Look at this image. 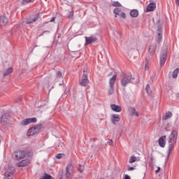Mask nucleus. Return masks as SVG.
<instances>
[{
    "instance_id": "obj_1",
    "label": "nucleus",
    "mask_w": 179,
    "mask_h": 179,
    "mask_svg": "<svg viewBox=\"0 0 179 179\" xmlns=\"http://www.w3.org/2000/svg\"><path fill=\"white\" fill-rule=\"evenodd\" d=\"M178 138V131L173 129L171 132V134L169 136L168 143H169V149H168V153L169 156L171 154V152H173V148H174V145H176V143L177 142V138Z\"/></svg>"
},
{
    "instance_id": "obj_2",
    "label": "nucleus",
    "mask_w": 179,
    "mask_h": 179,
    "mask_svg": "<svg viewBox=\"0 0 179 179\" xmlns=\"http://www.w3.org/2000/svg\"><path fill=\"white\" fill-rule=\"evenodd\" d=\"M26 155H27V153L24 150H17L14 152V157L15 160H22V159H24Z\"/></svg>"
},
{
    "instance_id": "obj_3",
    "label": "nucleus",
    "mask_w": 179,
    "mask_h": 179,
    "mask_svg": "<svg viewBox=\"0 0 179 179\" xmlns=\"http://www.w3.org/2000/svg\"><path fill=\"white\" fill-rule=\"evenodd\" d=\"M41 128V126L40 125H36L34 127L30 128L27 132V136H33V135H36V134L40 131Z\"/></svg>"
},
{
    "instance_id": "obj_4",
    "label": "nucleus",
    "mask_w": 179,
    "mask_h": 179,
    "mask_svg": "<svg viewBox=\"0 0 179 179\" xmlns=\"http://www.w3.org/2000/svg\"><path fill=\"white\" fill-rule=\"evenodd\" d=\"M13 174H15V169L8 168L4 174V179H13Z\"/></svg>"
},
{
    "instance_id": "obj_5",
    "label": "nucleus",
    "mask_w": 179,
    "mask_h": 179,
    "mask_svg": "<svg viewBox=\"0 0 179 179\" xmlns=\"http://www.w3.org/2000/svg\"><path fill=\"white\" fill-rule=\"evenodd\" d=\"M66 176L67 178H71L73 176V165L69 164L66 168Z\"/></svg>"
},
{
    "instance_id": "obj_6",
    "label": "nucleus",
    "mask_w": 179,
    "mask_h": 179,
    "mask_svg": "<svg viewBox=\"0 0 179 179\" xmlns=\"http://www.w3.org/2000/svg\"><path fill=\"white\" fill-rule=\"evenodd\" d=\"M1 122L3 125L9 124V122H10V115H9V113L3 114L1 117Z\"/></svg>"
},
{
    "instance_id": "obj_7",
    "label": "nucleus",
    "mask_w": 179,
    "mask_h": 179,
    "mask_svg": "<svg viewBox=\"0 0 179 179\" xmlns=\"http://www.w3.org/2000/svg\"><path fill=\"white\" fill-rule=\"evenodd\" d=\"M33 122H37V119L36 117L24 119L21 121L20 125L25 127L26 125H29V124H31Z\"/></svg>"
},
{
    "instance_id": "obj_8",
    "label": "nucleus",
    "mask_w": 179,
    "mask_h": 179,
    "mask_svg": "<svg viewBox=\"0 0 179 179\" xmlns=\"http://www.w3.org/2000/svg\"><path fill=\"white\" fill-rule=\"evenodd\" d=\"M131 80L132 78L129 76H124L121 80V85L123 87H125L128 85V83H131Z\"/></svg>"
},
{
    "instance_id": "obj_9",
    "label": "nucleus",
    "mask_w": 179,
    "mask_h": 179,
    "mask_svg": "<svg viewBox=\"0 0 179 179\" xmlns=\"http://www.w3.org/2000/svg\"><path fill=\"white\" fill-rule=\"evenodd\" d=\"M9 23V18L4 15H0V26H6Z\"/></svg>"
},
{
    "instance_id": "obj_10",
    "label": "nucleus",
    "mask_w": 179,
    "mask_h": 179,
    "mask_svg": "<svg viewBox=\"0 0 179 179\" xmlns=\"http://www.w3.org/2000/svg\"><path fill=\"white\" fill-rule=\"evenodd\" d=\"M85 45H89V44H92V43H96L97 41V38L94 36H85Z\"/></svg>"
},
{
    "instance_id": "obj_11",
    "label": "nucleus",
    "mask_w": 179,
    "mask_h": 179,
    "mask_svg": "<svg viewBox=\"0 0 179 179\" xmlns=\"http://www.w3.org/2000/svg\"><path fill=\"white\" fill-rule=\"evenodd\" d=\"M80 86L83 87H86L87 86V85H89V78H87V76H86V74H83V77L80 80Z\"/></svg>"
},
{
    "instance_id": "obj_12",
    "label": "nucleus",
    "mask_w": 179,
    "mask_h": 179,
    "mask_svg": "<svg viewBox=\"0 0 179 179\" xmlns=\"http://www.w3.org/2000/svg\"><path fill=\"white\" fill-rule=\"evenodd\" d=\"M166 59H167V52L164 51L160 57L161 66H163L166 64Z\"/></svg>"
},
{
    "instance_id": "obj_13",
    "label": "nucleus",
    "mask_w": 179,
    "mask_h": 179,
    "mask_svg": "<svg viewBox=\"0 0 179 179\" xmlns=\"http://www.w3.org/2000/svg\"><path fill=\"white\" fill-rule=\"evenodd\" d=\"M166 136H162L158 140L159 145L161 148H164L166 146Z\"/></svg>"
},
{
    "instance_id": "obj_14",
    "label": "nucleus",
    "mask_w": 179,
    "mask_h": 179,
    "mask_svg": "<svg viewBox=\"0 0 179 179\" xmlns=\"http://www.w3.org/2000/svg\"><path fill=\"white\" fill-rule=\"evenodd\" d=\"M39 14L35 15L34 17H31L30 19H27L26 21L27 24H31V23H34L37 19L39 17Z\"/></svg>"
},
{
    "instance_id": "obj_15",
    "label": "nucleus",
    "mask_w": 179,
    "mask_h": 179,
    "mask_svg": "<svg viewBox=\"0 0 179 179\" xmlns=\"http://www.w3.org/2000/svg\"><path fill=\"white\" fill-rule=\"evenodd\" d=\"M156 48H157L156 44H151L148 48L149 54H150V55H154L155 52H156Z\"/></svg>"
},
{
    "instance_id": "obj_16",
    "label": "nucleus",
    "mask_w": 179,
    "mask_h": 179,
    "mask_svg": "<svg viewBox=\"0 0 179 179\" xmlns=\"http://www.w3.org/2000/svg\"><path fill=\"white\" fill-rule=\"evenodd\" d=\"M30 162L29 161V159H24L22 160V162H19L17 164V166L18 167H26V166H29Z\"/></svg>"
},
{
    "instance_id": "obj_17",
    "label": "nucleus",
    "mask_w": 179,
    "mask_h": 179,
    "mask_svg": "<svg viewBox=\"0 0 179 179\" xmlns=\"http://www.w3.org/2000/svg\"><path fill=\"white\" fill-rule=\"evenodd\" d=\"M156 9V3H150L146 8L147 12H153Z\"/></svg>"
},
{
    "instance_id": "obj_18",
    "label": "nucleus",
    "mask_w": 179,
    "mask_h": 179,
    "mask_svg": "<svg viewBox=\"0 0 179 179\" xmlns=\"http://www.w3.org/2000/svg\"><path fill=\"white\" fill-rule=\"evenodd\" d=\"M113 111H115V113H121L122 108H121V106H118V105H115V104H112L110 106Z\"/></svg>"
},
{
    "instance_id": "obj_19",
    "label": "nucleus",
    "mask_w": 179,
    "mask_h": 179,
    "mask_svg": "<svg viewBox=\"0 0 179 179\" xmlns=\"http://www.w3.org/2000/svg\"><path fill=\"white\" fill-rule=\"evenodd\" d=\"M111 117V121L113 124H116L117 122H120V117L119 115H112Z\"/></svg>"
},
{
    "instance_id": "obj_20",
    "label": "nucleus",
    "mask_w": 179,
    "mask_h": 179,
    "mask_svg": "<svg viewBox=\"0 0 179 179\" xmlns=\"http://www.w3.org/2000/svg\"><path fill=\"white\" fill-rule=\"evenodd\" d=\"M173 117V113L171 112H167L162 117L163 121H166V120H170Z\"/></svg>"
},
{
    "instance_id": "obj_21",
    "label": "nucleus",
    "mask_w": 179,
    "mask_h": 179,
    "mask_svg": "<svg viewBox=\"0 0 179 179\" xmlns=\"http://www.w3.org/2000/svg\"><path fill=\"white\" fill-rule=\"evenodd\" d=\"M117 79V75H113V77L110 79L109 85L111 87H114L115 84V80Z\"/></svg>"
},
{
    "instance_id": "obj_22",
    "label": "nucleus",
    "mask_w": 179,
    "mask_h": 179,
    "mask_svg": "<svg viewBox=\"0 0 179 179\" xmlns=\"http://www.w3.org/2000/svg\"><path fill=\"white\" fill-rule=\"evenodd\" d=\"M130 15L131 17H138L139 15V11H138V10H131L130 12Z\"/></svg>"
},
{
    "instance_id": "obj_23",
    "label": "nucleus",
    "mask_w": 179,
    "mask_h": 179,
    "mask_svg": "<svg viewBox=\"0 0 179 179\" xmlns=\"http://www.w3.org/2000/svg\"><path fill=\"white\" fill-rule=\"evenodd\" d=\"M12 72H13V69L10 67L3 73V76H8V75H10Z\"/></svg>"
},
{
    "instance_id": "obj_24",
    "label": "nucleus",
    "mask_w": 179,
    "mask_h": 179,
    "mask_svg": "<svg viewBox=\"0 0 179 179\" xmlns=\"http://www.w3.org/2000/svg\"><path fill=\"white\" fill-rule=\"evenodd\" d=\"M178 73H179V69H176L172 74V76L173 78V79L177 78V76H178Z\"/></svg>"
},
{
    "instance_id": "obj_25",
    "label": "nucleus",
    "mask_w": 179,
    "mask_h": 179,
    "mask_svg": "<svg viewBox=\"0 0 179 179\" xmlns=\"http://www.w3.org/2000/svg\"><path fill=\"white\" fill-rule=\"evenodd\" d=\"M108 93L109 96H111V94H113L114 93V87L110 86V87L108 90Z\"/></svg>"
},
{
    "instance_id": "obj_26",
    "label": "nucleus",
    "mask_w": 179,
    "mask_h": 179,
    "mask_svg": "<svg viewBox=\"0 0 179 179\" xmlns=\"http://www.w3.org/2000/svg\"><path fill=\"white\" fill-rule=\"evenodd\" d=\"M135 162H136V157L131 156L129 160V163L132 164V163H135Z\"/></svg>"
},
{
    "instance_id": "obj_27",
    "label": "nucleus",
    "mask_w": 179,
    "mask_h": 179,
    "mask_svg": "<svg viewBox=\"0 0 179 179\" xmlns=\"http://www.w3.org/2000/svg\"><path fill=\"white\" fill-rule=\"evenodd\" d=\"M113 12H114L115 15H116L115 17H117V15H120L121 10H120V8H116L114 9Z\"/></svg>"
},
{
    "instance_id": "obj_28",
    "label": "nucleus",
    "mask_w": 179,
    "mask_h": 179,
    "mask_svg": "<svg viewBox=\"0 0 179 179\" xmlns=\"http://www.w3.org/2000/svg\"><path fill=\"white\" fill-rule=\"evenodd\" d=\"M117 16H120L122 19H125V17H127L125 13H122V11H120V13L117 14Z\"/></svg>"
},
{
    "instance_id": "obj_29",
    "label": "nucleus",
    "mask_w": 179,
    "mask_h": 179,
    "mask_svg": "<svg viewBox=\"0 0 179 179\" xmlns=\"http://www.w3.org/2000/svg\"><path fill=\"white\" fill-rule=\"evenodd\" d=\"M78 170L79 173H83V170H85V166L80 164Z\"/></svg>"
},
{
    "instance_id": "obj_30",
    "label": "nucleus",
    "mask_w": 179,
    "mask_h": 179,
    "mask_svg": "<svg viewBox=\"0 0 179 179\" xmlns=\"http://www.w3.org/2000/svg\"><path fill=\"white\" fill-rule=\"evenodd\" d=\"M145 90L148 94H152V91H150V87L149 86V85H147Z\"/></svg>"
},
{
    "instance_id": "obj_31",
    "label": "nucleus",
    "mask_w": 179,
    "mask_h": 179,
    "mask_svg": "<svg viewBox=\"0 0 179 179\" xmlns=\"http://www.w3.org/2000/svg\"><path fill=\"white\" fill-rule=\"evenodd\" d=\"M107 144L109 146H114V141H113V140H111V139H108L107 141Z\"/></svg>"
},
{
    "instance_id": "obj_32",
    "label": "nucleus",
    "mask_w": 179,
    "mask_h": 179,
    "mask_svg": "<svg viewBox=\"0 0 179 179\" xmlns=\"http://www.w3.org/2000/svg\"><path fill=\"white\" fill-rule=\"evenodd\" d=\"M32 1H34V0H22V5H26V3L32 2Z\"/></svg>"
},
{
    "instance_id": "obj_33",
    "label": "nucleus",
    "mask_w": 179,
    "mask_h": 179,
    "mask_svg": "<svg viewBox=\"0 0 179 179\" xmlns=\"http://www.w3.org/2000/svg\"><path fill=\"white\" fill-rule=\"evenodd\" d=\"M157 41L158 43H160V41H162V34L161 33H158V35H157Z\"/></svg>"
},
{
    "instance_id": "obj_34",
    "label": "nucleus",
    "mask_w": 179,
    "mask_h": 179,
    "mask_svg": "<svg viewBox=\"0 0 179 179\" xmlns=\"http://www.w3.org/2000/svg\"><path fill=\"white\" fill-rule=\"evenodd\" d=\"M43 179H52V176L48 174H45Z\"/></svg>"
},
{
    "instance_id": "obj_35",
    "label": "nucleus",
    "mask_w": 179,
    "mask_h": 179,
    "mask_svg": "<svg viewBox=\"0 0 179 179\" xmlns=\"http://www.w3.org/2000/svg\"><path fill=\"white\" fill-rule=\"evenodd\" d=\"M62 157H65V155H64V154H58L57 155H56V158L57 159H62Z\"/></svg>"
},
{
    "instance_id": "obj_36",
    "label": "nucleus",
    "mask_w": 179,
    "mask_h": 179,
    "mask_svg": "<svg viewBox=\"0 0 179 179\" xmlns=\"http://www.w3.org/2000/svg\"><path fill=\"white\" fill-rule=\"evenodd\" d=\"M72 17H73V11L70 12L69 15V19H72Z\"/></svg>"
},
{
    "instance_id": "obj_37",
    "label": "nucleus",
    "mask_w": 179,
    "mask_h": 179,
    "mask_svg": "<svg viewBox=\"0 0 179 179\" xmlns=\"http://www.w3.org/2000/svg\"><path fill=\"white\" fill-rule=\"evenodd\" d=\"M165 129L166 131H170V124H166Z\"/></svg>"
},
{
    "instance_id": "obj_38",
    "label": "nucleus",
    "mask_w": 179,
    "mask_h": 179,
    "mask_svg": "<svg viewBox=\"0 0 179 179\" xmlns=\"http://www.w3.org/2000/svg\"><path fill=\"white\" fill-rule=\"evenodd\" d=\"M83 75H86V76H87V69H83Z\"/></svg>"
},
{
    "instance_id": "obj_39",
    "label": "nucleus",
    "mask_w": 179,
    "mask_h": 179,
    "mask_svg": "<svg viewBox=\"0 0 179 179\" xmlns=\"http://www.w3.org/2000/svg\"><path fill=\"white\" fill-rule=\"evenodd\" d=\"M128 171H132V170H135V167H134V166H130V167H129L128 168Z\"/></svg>"
},
{
    "instance_id": "obj_40",
    "label": "nucleus",
    "mask_w": 179,
    "mask_h": 179,
    "mask_svg": "<svg viewBox=\"0 0 179 179\" xmlns=\"http://www.w3.org/2000/svg\"><path fill=\"white\" fill-rule=\"evenodd\" d=\"M113 6H121V3H120L118 2H115L113 3Z\"/></svg>"
},
{
    "instance_id": "obj_41",
    "label": "nucleus",
    "mask_w": 179,
    "mask_h": 179,
    "mask_svg": "<svg viewBox=\"0 0 179 179\" xmlns=\"http://www.w3.org/2000/svg\"><path fill=\"white\" fill-rule=\"evenodd\" d=\"M57 76H58L59 78H61V76H62V72L58 71V72H57Z\"/></svg>"
},
{
    "instance_id": "obj_42",
    "label": "nucleus",
    "mask_w": 179,
    "mask_h": 179,
    "mask_svg": "<svg viewBox=\"0 0 179 179\" xmlns=\"http://www.w3.org/2000/svg\"><path fill=\"white\" fill-rule=\"evenodd\" d=\"M134 115H136V117H139V113H138V111H134Z\"/></svg>"
},
{
    "instance_id": "obj_43",
    "label": "nucleus",
    "mask_w": 179,
    "mask_h": 179,
    "mask_svg": "<svg viewBox=\"0 0 179 179\" xmlns=\"http://www.w3.org/2000/svg\"><path fill=\"white\" fill-rule=\"evenodd\" d=\"M148 69H149V64H145V70L148 71Z\"/></svg>"
},
{
    "instance_id": "obj_44",
    "label": "nucleus",
    "mask_w": 179,
    "mask_h": 179,
    "mask_svg": "<svg viewBox=\"0 0 179 179\" xmlns=\"http://www.w3.org/2000/svg\"><path fill=\"white\" fill-rule=\"evenodd\" d=\"M28 156L29 157H33V152H28Z\"/></svg>"
},
{
    "instance_id": "obj_45",
    "label": "nucleus",
    "mask_w": 179,
    "mask_h": 179,
    "mask_svg": "<svg viewBox=\"0 0 179 179\" xmlns=\"http://www.w3.org/2000/svg\"><path fill=\"white\" fill-rule=\"evenodd\" d=\"M124 179H131V177L128 175H124Z\"/></svg>"
},
{
    "instance_id": "obj_46",
    "label": "nucleus",
    "mask_w": 179,
    "mask_h": 179,
    "mask_svg": "<svg viewBox=\"0 0 179 179\" xmlns=\"http://www.w3.org/2000/svg\"><path fill=\"white\" fill-rule=\"evenodd\" d=\"M159 171H160V167H158L157 170L155 171V174H157V173H159Z\"/></svg>"
},
{
    "instance_id": "obj_47",
    "label": "nucleus",
    "mask_w": 179,
    "mask_h": 179,
    "mask_svg": "<svg viewBox=\"0 0 179 179\" xmlns=\"http://www.w3.org/2000/svg\"><path fill=\"white\" fill-rule=\"evenodd\" d=\"M50 22H55V17H53L51 19Z\"/></svg>"
},
{
    "instance_id": "obj_48",
    "label": "nucleus",
    "mask_w": 179,
    "mask_h": 179,
    "mask_svg": "<svg viewBox=\"0 0 179 179\" xmlns=\"http://www.w3.org/2000/svg\"><path fill=\"white\" fill-rule=\"evenodd\" d=\"M176 3L179 6V0H176Z\"/></svg>"
},
{
    "instance_id": "obj_49",
    "label": "nucleus",
    "mask_w": 179,
    "mask_h": 179,
    "mask_svg": "<svg viewBox=\"0 0 179 179\" xmlns=\"http://www.w3.org/2000/svg\"><path fill=\"white\" fill-rule=\"evenodd\" d=\"M176 96L178 98L179 97V93H177Z\"/></svg>"
},
{
    "instance_id": "obj_50",
    "label": "nucleus",
    "mask_w": 179,
    "mask_h": 179,
    "mask_svg": "<svg viewBox=\"0 0 179 179\" xmlns=\"http://www.w3.org/2000/svg\"><path fill=\"white\" fill-rule=\"evenodd\" d=\"M131 110H133V111H135V109L134 108H132Z\"/></svg>"
},
{
    "instance_id": "obj_51",
    "label": "nucleus",
    "mask_w": 179,
    "mask_h": 179,
    "mask_svg": "<svg viewBox=\"0 0 179 179\" xmlns=\"http://www.w3.org/2000/svg\"><path fill=\"white\" fill-rule=\"evenodd\" d=\"M0 143H1V141H0Z\"/></svg>"
}]
</instances>
